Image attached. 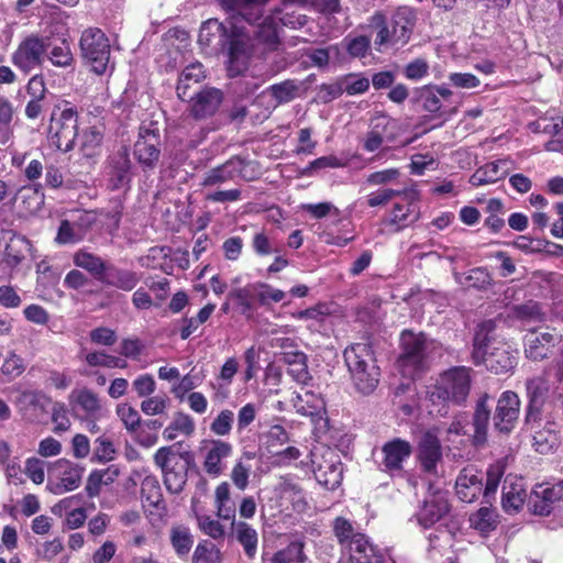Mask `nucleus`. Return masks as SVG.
I'll use <instances>...</instances> for the list:
<instances>
[{"mask_svg":"<svg viewBox=\"0 0 563 563\" xmlns=\"http://www.w3.org/2000/svg\"><path fill=\"white\" fill-rule=\"evenodd\" d=\"M198 44L209 54H223L228 57V71L231 77L246 69L253 51L251 32L241 15H232L224 21L209 19L199 30Z\"/></svg>","mask_w":563,"mask_h":563,"instance_id":"1","label":"nucleus"},{"mask_svg":"<svg viewBox=\"0 0 563 563\" xmlns=\"http://www.w3.org/2000/svg\"><path fill=\"white\" fill-rule=\"evenodd\" d=\"M351 382L362 395L372 394L378 386L380 368L376 363L374 352L367 343H355L344 351Z\"/></svg>","mask_w":563,"mask_h":563,"instance_id":"2","label":"nucleus"},{"mask_svg":"<svg viewBox=\"0 0 563 563\" xmlns=\"http://www.w3.org/2000/svg\"><path fill=\"white\" fill-rule=\"evenodd\" d=\"M490 330L492 322H487L476 332L472 352L473 362L476 365L483 363L489 372L496 375L509 373L517 365L518 352L504 342H498L488 352L489 339L487 334Z\"/></svg>","mask_w":563,"mask_h":563,"instance_id":"3","label":"nucleus"},{"mask_svg":"<svg viewBox=\"0 0 563 563\" xmlns=\"http://www.w3.org/2000/svg\"><path fill=\"white\" fill-rule=\"evenodd\" d=\"M415 23L416 15L409 8H399L390 19L382 13H375L371 19V26L376 30V49L405 45L410 38Z\"/></svg>","mask_w":563,"mask_h":563,"instance_id":"4","label":"nucleus"},{"mask_svg":"<svg viewBox=\"0 0 563 563\" xmlns=\"http://www.w3.org/2000/svg\"><path fill=\"white\" fill-rule=\"evenodd\" d=\"M154 463L163 473V482L172 494H179L187 483L188 470L194 464L190 451H180L177 444L159 448L154 456Z\"/></svg>","mask_w":563,"mask_h":563,"instance_id":"5","label":"nucleus"},{"mask_svg":"<svg viewBox=\"0 0 563 563\" xmlns=\"http://www.w3.org/2000/svg\"><path fill=\"white\" fill-rule=\"evenodd\" d=\"M471 373L466 366H454L443 372L428 393L430 401L463 406L472 388Z\"/></svg>","mask_w":563,"mask_h":563,"instance_id":"6","label":"nucleus"},{"mask_svg":"<svg viewBox=\"0 0 563 563\" xmlns=\"http://www.w3.org/2000/svg\"><path fill=\"white\" fill-rule=\"evenodd\" d=\"M492 400L493 398L487 393H484L475 401L470 423L472 432L466 429V422L462 417H456L448 427V433L468 435L471 443L475 448L485 446L488 440V429L492 420Z\"/></svg>","mask_w":563,"mask_h":563,"instance_id":"7","label":"nucleus"},{"mask_svg":"<svg viewBox=\"0 0 563 563\" xmlns=\"http://www.w3.org/2000/svg\"><path fill=\"white\" fill-rule=\"evenodd\" d=\"M79 48L84 64L96 75L101 76L109 69L113 70L114 66L110 64V41L100 29L85 30L80 36Z\"/></svg>","mask_w":563,"mask_h":563,"instance_id":"8","label":"nucleus"},{"mask_svg":"<svg viewBox=\"0 0 563 563\" xmlns=\"http://www.w3.org/2000/svg\"><path fill=\"white\" fill-rule=\"evenodd\" d=\"M314 478L327 489H335L342 481V463L331 449L313 450L310 453Z\"/></svg>","mask_w":563,"mask_h":563,"instance_id":"9","label":"nucleus"},{"mask_svg":"<svg viewBox=\"0 0 563 563\" xmlns=\"http://www.w3.org/2000/svg\"><path fill=\"white\" fill-rule=\"evenodd\" d=\"M162 141L155 123L142 125L133 146V155L144 169H154L161 157Z\"/></svg>","mask_w":563,"mask_h":563,"instance_id":"10","label":"nucleus"},{"mask_svg":"<svg viewBox=\"0 0 563 563\" xmlns=\"http://www.w3.org/2000/svg\"><path fill=\"white\" fill-rule=\"evenodd\" d=\"M46 51V40L32 34L20 42L11 55V62L19 70L27 75L42 66Z\"/></svg>","mask_w":563,"mask_h":563,"instance_id":"11","label":"nucleus"},{"mask_svg":"<svg viewBox=\"0 0 563 563\" xmlns=\"http://www.w3.org/2000/svg\"><path fill=\"white\" fill-rule=\"evenodd\" d=\"M48 135L52 144L57 150L64 153L71 151L78 135V113L76 109L65 108L57 119L53 117Z\"/></svg>","mask_w":563,"mask_h":563,"instance_id":"12","label":"nucleus"},{"mask_svg":"<svg viewBox=\"0 0 563 563\" xmlns=\"http://www.w3.org/2000/svg\"><path fill=\"white\" fill-rule=\"evenodd\" d=\"M520 405L519 396L515 391L506 390L499 396L493 416L495 432L508 435L514 431L519 418Z\"/></svg>","mask_w":563,"mask_h":563,"instance_id":"13","label":"nucleus"},{"mask_svg":"<svg viewBox=\"0 0 563 563\" xmlns=\"http://www.w3.org/2000/svg\"><path fill=\"white\" fill-rule=\"evenodd\" d=\"M410 442L395 438L383 444L380 449V470L388 474H398L404 470V463L411 456Z\"/></svg>","mask_w":563,"mask_h":563,"instance_id":"14","label":"nucleus"},{"mask_svg":"<svg viewBox=\"0 0 563 563\" xmlns=\"http://www.w3.org/2000/svg\"><path fill=\"white\" fill-rule=\"evenodd\" d=\"M528 405L526 409V422L532 423L540 419L542 408L550 394V380L543 373L526 380Z\"/></svg>","mask_w":563,"mask_h":563,"instance_id":"15","label":"nucleus"},{"mask_svg":"<svg viewBox=\"0 0 563 563\" xmlns=\"http://www.w3.org/2000/svg\"><path fill=\"white\" fill-rule=\"evenodd\" d=\"M282 26L273 15L266 16L258 25L256 33L260 43L265 45L266 49L274 53L276 66L272 69V75L279 73L286 68V60L282 53L277 52L280 45L279 29Z\"/></svg>","mask_w":563,"mask_h":563,"instance_id":"16","label":"nucleus"},{"mask_svg":"<svg viewBox=\"0 0 563 563\" xmlns=\"http://www.w3.org/2000/svg\"><path fill=\"white\" fill-rule=\"evenodd\" d=\"M450 511V505L444 492H433L424 498L423 504L416 514L418 523L423 528H430Z\"/></svg>","mask_w":563,"mask_h":563,"instance_id":"17","label":"nucleus"},{"mask_svg":"<svg viewBox=\"0 0 563 563\" xmlns=\"http://www.w3.org/2000/svg\"><path fill=\"white\" fill-rule=\"evenodd\" d=\"M401 353L399 356L404 365L420 367L427 356L428 340L423 333H413L404 330L400 335Z\"/></svg>","mask_w":563,"mask_h":563,"instance_id":"18","label":"nucleus"},{"mask_svg":"<svg viewBox=\"0 0 563 563\" xmlns=\"http://www.w3.org/2000/svg\"><path fill=\"white\" fill-rule=\"evenodd\" d=\"M191 101L190 113L197 120L212 117L220 108L223 101V92L213 87H205L195 96L187 98Z\"/></svg>","mask_w":563,"mask_h":563,"instance_id":"19","label":"nucleus"},{"mask_svg":"<svg viewBox=\"0 0 563 563\" xmlns=\"http://www.w3.org/2000/svg\"><path fill=\"white\" fill-rule=\"evenodd\" d=\"M247 163L239 156L231 157L225 163L210 169L202 181L205 187H213L233 180L236 177L249 179L244 174Z\"/></svg>","mask_w":563,"mask_h":563,"instance_id":"20","label":"nucleus"},{"mask_svg":"<svg viewBox=\"0 0 563 563\" xmlns=\"http://www.w3.org/2000/svg\"><path fill=\"white\" fill-rule=\"evenodd\" d=\"M483 478L482 472L475 467H464L455 481L457 498L464 503L474 501L483 490Z\"/></svg>","mask_w":563,"mask_h":563,"instance_id":"21","label":"nucleus"},{"mask_svg":"<svg viewBox=\"0 0 563 563\" xmlns=\"http://www.w3.org/2000/svg\"><path fill=\"white\" fill-rule=\"evenodd\" d=\"M417 99L424 111L441 114L443 101H449L453 91L445 85H424L416 90Z\"/></svg>","mask_w":563,"mask_h":563,"instance_id":"22","label":"nucleus"},{"mask_svg":"<svg viewBox=\"0 0 563 563\" xmlns=\"http://www.w3.org/2000/svg\"><path fill=\"white\" fill-rule=\"evenodd\" d=\"M110 179L111 189L118 190L130 185L132 180V163L128 147L122 146L110 158Z\"/></svg>","mask_w":563,"mask_h":563,"instance_id":"23","label":"nucleus"},{"mask_svg":"<svg viewBox=\"0 0 563 563\" xmlns=\"http://www.w3.org/2000/svg\"><path fill=\"white\" fill-rule=\"evenodd\" d=\"M561 335L551 332H530L525 338V354L532 361H542L549 356L550 349L560 340Z\"/></svg>","mask_w":563,"mask_h":563,"instance_id":"24","label":"nucleus"},{"mask_svg":"<svg viewBox=\"0 0 563 563\" xmlns=\"http://www.w3.org/2000/svg\"><path fill=\"white\" fill-rule=\"evenodd\" d=\"M418 457L421 467L427 473H435L438 463L442 460V446L438 437L426 432L418 445Z\"/></svg>","mask_w":563,"mask_h":563,"instance_id":"25","label":"nucleus"},{"mask_svg":"<svg viewBox=\"0 0 563 563\" xmlns=\"http://www.w3.org/2000/svg\"><path fill=\"white\" fill-rule=\"evenodd\" d=\"M528 499L521 478L507 476L503 484L501 505L506 512L517 514Z\"/></svg>","mask_w":563,"mask_h":563,"instance_id":"26","label":"nucleus"},{"mask_svg":"<svg viewBox=\"0 0 563 563\" xmlns=\"http://www.w3.org/2000/svg\"><path fill=\"white\" fill-rule=\"evenodd\" d=\"M528 510L536 516L558 517L556 503L552 496L551 486L538 485L528 496Z\"/></svg>","mask_w":563,"mask_h":563,"instance_id":"27","label":"nucleus"},{"mask_svg":"<svg viewBox=\"0 0 563 563\" xmlns=\"http://www.w3.org/2000/svg\"><path fill=\"white\" fill-rule=\"evenodd\" d=\"M141 276V273L135 271L109 264L104 276L101 277V283L128 292L132 291L137 286Z\"/></svg>","mask_w":563,"mask_h":563,"instance_id":"28","label":"nucleus"},{"mask_svg":"<svg viewBox=\"0 0 563 563\" xmlns=\"http://www.w3.org/2000/svg\"><path fill=\"white\" fill-rule=\"evenodd\" d=\"M350 560L355 563H384V555L369 542L368 538L363 534H356V539L345 550Z\"/></svg>","mask_w":563,"mask_h":563,"instance_id":"29","label":"nucleus"},{"mask_svg":"<svg viewBox=\"0 0 563 563\" xmlns=\"http://www.w3.org/2000/svg\"><path fill=\"white\" fill-rule=\"evenodd\" d=\"M231 454L232 445L230 443L221 440L212 441L210 448L207 450L203 461V468L206 473L212 477L220 476L224 470L223 460L229 457Z\"/></svg>","mask_w":563,"mask_h":563,"instance_id":"30","label":"nucleus"},{"mask_svg":"<svg viewBox=\"0 0 563 563\" xmlns=\"http://www.w3.org/2000/svg\"><path fill=\"white\" fill-rule=\"evenodd\" d=\"M419 194L412 198L401 197L406 205L395 203L390 212L389 223L395 227V231H400L412 223H415L420 212L415 201L418 199Z\"/></svg>","mask_w":563,"mask_h":563,"instance_id":"31","label":"nucleus"},{"mask_svg":"<svg viewBox=\"0 0 563 563\" xmlns=\"http://www.w3.org/2000/svg\"><path fill=\"white\" fill-rule=\"evenodd\" d=\"M16 405L24 415H30L31 419H37L40 413L46 412L51 399L42 391L24 390L18 397Z\"/></svg>","mask_w":563,"mask_h":563,"instance_id":"32","label":"nucleus"},{"mask_svg":"<svg viewBox=\"0 0 563 563\" xmlns=\"http://www.w3.org/2000/svg\"><path fill=\"white\" fill-rule=\"evenodd\" d=\"M46 40L47 51L45 57L55 66L59 68H71L75 63L74 54L71 52L70 43L66 38L52 41L49 37Z\"/></svg>","mask_w":563,"mask_h":563,"instance_id":"33","label":"nucleus"},{"mask_svg":"<svg viewBox=\"0 0 563 563\" xmlns=\"http://www.w3.org/2000/svg\"><path fill=\"white\" fill-rule=\"evenodd\" d=\"M393 120L384 113H377L372 120V130L367 132L363 141V148L366 152L377 151L383 142L384 134Z\"/></svg>","mask_w":563,"mask_h":563,"instance_id":"34","label":"nucleus"},{"mask_svg":"<svg viewBox=\"0 0 563 563\" xmlns=\"http://www.w3.org/2000/svg\"><path fill=\"white\" fill-rule=\"evenodd\" d=\"M75 266L80 267L101 282V277L104 276L109 265L98 255L88 252L86 249H80L75 252L73 256Z\"/></svg>","mask_w":563,"mask_h":563,"instance_id":"35","label":"nucleus"},{"mask_svg":"<svg viewBox=\"0 0 563 563\" xmlns=\"http://www.w3.org/2000/svg\"><path fill=\"white\" fill-rule=\"evenodd\" d=\"M53 468L63 475L59 484L62 492L74 490L80 485L84 470L78 465L66 459H59L53 464Z\"/></svg>","mask_w":563,"mask_h":563,"instance_id":"36","label":"nucleus"},{"mask_svg":"<svg viewBox=\"0 0 563 563\" xmlns=\"http://www.w3.org/2000/svg\"><path fill=\"white\" fill-rule=\"evenodd\" d=\"M104 135V126L102 124L92 125L84 130L80 136V151L86 157L96 156L101 148Z\"/></svg>","mask_w":563,"mask_h":563,"instance_id":"37","label":"nucleus"},{"mask_svg":"<svg viewBox=\"0 0 563 563\" xmlns=\"http://www.w3.org/2000/svg\"><path fill=\"white\" fill-rule=\"evenodd\" d=\"M205 78L203 66L200 63H194L186 66L178 79L176 87L177 96L183 101H187V98L191 95L188 93L191 82L198 84Z\"/></svg>","mask_w":563,"mask_h":563,"instance_id":"38","label":"nucleus"},{"mask_svg":"<svg viewBox=\"0 0 563 563\" xmlns=\"http://www.w3.org/2000/svg\"><path fill=\"white\" fill-rule=\"evenodd\" d=\"M195 432L194 419L185 412L174 415L172 422L164 429L163 437L167 441L175 440L179 434L189 437Z\"/></svg>","mask_w":563,"mask_h":563,"instance_id":"39","label":"nucleus"},{"mask_svg":"<svg viewBox=\"0 0 563 563\" xmlns=\"http://www.w3.org/2000/svg\"><path fill=\"white\" fill-rule=\"evenodd\" d=\"M236 540L243 547L247 558L253 559L257 552L258 537L254 528L244 521L233 522Z\"/></svg>","mask_w":563,"mask_h":563,"instance_id":"40","label":"nucleus"},{"mask_svg":"<svg viewBox=\"0 0 563 563\" xmlns=\"http://www.w3.org/2000/svg\"><path fill=\"white\" fill-rule=\"evenodd\" d=\"M303 549L305 542L301 539H296L274 553L269 563H303L307 560Z\"/></svg>","mask_w":563,"mask_h":563,"instance_id":"41","label":"nucleus"},{"mask_svg":"<svg viewBox=\"0 0 563 563\" xmlns=\"http://www.w3.org/2000/svg\"><path fill=\"white\" fill-rule=\"evenodd\" d=\"M417 196V190L412 188H383L367 196V205L372 208L386 206L390 200L396 197H408L412 198Z\"/></svg>","mask_w":563,"mask_h":563,"instance_id":"42","label":"nucleus"},{"mask_svg":"<svg viewBox=\"0 0 563 563\" xmlns=\"http://www.w3.org/2000/svg\"><path fill=\"white\" fill-rule=\"evenodd\" d=\"M560 443L558 433L550 427H544L534 432L532 445L541 454L553 452Z\"/></svg>","mask_w":563,"mask_h":563,"instance_id":"43","label":"nucleus"},{"mask_svg":"<svg viewBox=\"0 0 563 563\" xmlns=\"http://www.w3.org/2000/svg\"><path fill=\"white\" fill-rule=\"evenodd\" d=\"M170 542L179 558L186 556L194 544V537L189 528L184 526L173 527L170 530Z\"/></svg>","mask_w":563,"mask_h":563,"instance_id":"44","label":"nucleus"},{"mask_svg":"<svg viewBox=\"0 0 563 563\" xmlns=\"http://www.w3.org/2000/svg\"><path fill=\"white\" fill-rule=\"evenodd\" d=\"M332 529L339 544L344 551L352 544L354 539H356V534H363L356 531L352 522L343 517H336L334 519Z\"/></svg>","mask_w":563,"mask_h":563,"instance_id":"45","label":"nucleus"},{"mask_svg":"<svg viewBox=\"0 0 563 563\" xmlns=\"http://www.w3.org/2000/svg\"><path fill=\"white\" fill-rule=\"evenodd\" d=\"M69 399L76 402L88 415H95L101 408L98 395L88 388L73 390L69 395Z\"/></svg>","mask_w":563,"mask_h":563,"instance_id":"46","label":"nucleus"},{"mask_svg":"<svg viewBox=\"0 0 563 563\" xmlns=\"http://www.w3.org/2000/svg\"><path fill=\"white\" fill-rule=\"evenodd\" d=\"M471 526L481 533H489L497 527V515L489 507H482L470 518Z\"/></svg>","mask_w":563,"mask_h":563,"instance_id":"47","label":"nucleus"},{"mask_svg":"<svg viewBox=\"0 0 563 563\" xmlns=\"http://www.w3.org/2000/svg\"><path fill=\"white\" fill-rule=\"evenodd\" d=\"M85 232L78 223L63 220L59 224L55 242L59 245L76 244L84 240Z\"/></svg>","mask_w":563,"mask_h":563,"instance_id":"48","label":"nucleus"},{"mask_svg":"<svg viewBox=\"0 0 563 563\" xmlns=\"http://www.w3.org/2000/svg\"><path fill=\"white\" fill-rule=\"evenodd\" d=\"M192 563H222V553L214 543L202 540L195 549Z\"/></svg>","mask_w":563,"mask_h":563,"instance_id":"49","label":"nucleus"},{"mask_svg":"<svg viewBox=\"0 0 563 563\" xmlns=\"http://www.w3.org/2000/svg\"><path fill=\"white\" fill-rule=\"evenodd\" d=\"M273 15L277 20L280 26L289 27L292 30L303 27L309 19L306 14L299 13L296 10H288V5H284L283 9H276Z\"/></svg>","mask_w":563,"mask_h":563,"instance_id":"50","label":"nucleus"},{"mask_svg":"<svg viewBox=\"0 0 563 563\" xmlns=\"http://www.w3.org/2000/svg\"><path fill=\"white\" fill-rule=\"evenodd\" d=\"M342 89L347 96L363 95L369 89V78L351 73L341 78Z\"/></svg>","mask_w":563,"mask_h":563,"instance_id":"51","label":"nucleus"},{"mask_svg":"<svg viewBox=\"0 0 563 563\" xmlns=\"http://www.w3.org/2000/svg\"><path fill=\"white\" fill-rule=\"evenodd\" d=\"M117 415L130 433H136L142 427V419L139 411L128 404L118 405Z\"/></svg>","mask_w":563,"mask_h":563,"instance_id":"52","label":"nucleus"},{"mask_svg":"<svg viewBox=\"0 0 563 563\" xmlns=\"http://www.w3.org/2000/svg\"><path fill=\"white\" fill-rule=\"evenodd\" d=\"M340 48L338 45H330L328 47L309 48L306 52V56L309 58L311 64L319 68H324L329 65L331 57L338 56Z\"/></svg>","mask_w":563,"mask_h":563,"instance_id":"53","label":"nucleus"},{"mask_svg":"<svg viewBox=\"0 0 563 563\" xmlns=\"http://www.w3.org/2000/svg\"><path fill=\"white\" fill-rule=\"evenodd\" d=\"M252 249L258 256H267L280 252L275 241L264 230L254 233Z\"/></svg>","mask_w":563,"mask_h":563,"instance_id":"54","label":"nucleus"},{"mask_svg":"<svg viewBox=\"0 0 563 563\" xmlns=\"http://www.w3.org/2000/svg\"><path fill=\"white\" fill-rule=\"evenodd\" d=\"M253 289L262 306H268L271 302H279L286 296L283 290L273 288L271 285L265 283L253 284Z\"/></svg>","mask_w":563,"mask_h":563,"instance_id":"55","label":"nucleus"},{"mask_svg":"<svg viewBox=\"0 0 563 563\" xmlns=\"http://www.w3.org/2000/svg\"><path fill=\"white\" fill-rule=\"evenodd\" d=\"M196 520L198 528L208 537L213 540H222L224 538V527L218 520L212 519L210 516L199 514H196Z\"/></svg>","mask_w":563,"mask_h":563,"instance_id":"56","label":"nucleus"},{"mask_svg":"<svg viewBox=\"0 0 563 563\" xmlns=\"http://www.w3.org/2000/svg\"><path fill=\"white\" fill-rule=\"evenodd\" d=\"M169 406V398L167 396H147L141 402V410L146 416L162 415Z\"/></svg>","mask_w":563,"mask_h":563,"instance_id":"57","label":"nucleus"},{"mask_svg":"<svg viewBox=\"0 0 563 563\" xmlns=\"http://www.w3.org/2000/svg\"><path fill=\"white\" fill-rule=\"evenodd\" d=\"M117 450L113 442L104 437L95 441L93 459L100 463H107L115 459Z\"/></svg>","mask_w":563,"mask_h":563,"instance_id":"58","label":"nucleus"},{"mask_svg":"<svg viewBox=\"0 0 563 563\" xmlns=\"http://www.w3.org/2000/svg\"><path fill=\"white\" fill-rule=\"evenodd\" d=\"M233 422H234L233 411L229 410V409H223L211 422L210 430L216 435L224 437L231 432Z\"/></svg>","mask_w":563,"mask_h":563,"instance_id":"59","label":"nucleus"},{"mask_svg":"<svg viewBox=\"0 0 563 563\" xmlns=\"http://www.w3.org/2000/svg\"><path fill=\"white\" fill-rule=\"evenodd\" d=\"M25 371V364L23 360L15 353H10L9 356L3 361L0 368L2 375L10 382L20 376Z\"/></svg>","mask_w":563,"mask_h":563,"instance_id":"60","label":"nucleus"},{"mask_svg":"<svg viewBox=\"0 0 563 563\" xmlns=\"http://www.w3.org/2000/svg\"><path fill=\"white\" fill-rule=\"evenodd\" d=\"M297 89V86L291 80H285L280 84H275L269 87L272 96L279 103H286L291 101L296 97Z\"/></svg>","mask_w":563,"mask_h":563,"instance_id":"61","label":"nucleus"},{"mask_svg":"<svg viewBox=\"0 0 563 563\" xmlns=\"http://www.w3.org/2000/svg\"><path fill=\"white\" fill-rule=\"evenodd\" d=\"M507 165L506 159H498L490 162L479 167L484 177L487 178L488 184H494L508 175V170L505 168Z\"/></svg>","mask_w":563,"mask_h":563,"instance_id":"62","label":"nucleus"},{"mask_svg":"<svg viewBox=\"0 0 563 563\" xmlns=\"http://www.w3.org/2000/svg\"><path fill=\"white\" fill-rule=\"evenodd\" d=\"M429 63L426 58L419 57L404 67V75L407 79L418 81L429 74Z\"/></svg>","mask_w":563,"mask_h":563,"instance_id":"63","label":"nucleus"},{"mask_svg":"<svg viewBox=\"0 0 563 563\" xmlns=\"http://www.w3.org/2000/svg\"><path fill=\"white\" fill-rule=\"evenodd\" d=\"M52 421L54 423L53 431L62 433L70 428V420L67 416V409L63 402H55L52 407Z\"/></svg>","mask_w":563,"mask_h":563,"instance_id":"64","label":"nucleus"}]
</instances>
